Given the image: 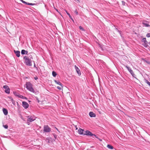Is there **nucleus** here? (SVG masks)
<instances>
[{
  "label": "nucleus",
  "instance_id": "ddd939ff",
  "mask_svg": "<svg viewBox=\"0 0 150 150\" xmlns=\"http://www.w3.org/2000/svg\"><path fill=\"white\" fill-rule=\"evenodd\" d=\"M89 115L91 117H96V114L93 112H90L89 113Z\"/></svg>",
  "mask_w": 150,
  "mask_h": 150
},
{
  "label": "nucleus",
  "instance_id": "2eb2a0df",
  "mask_svg": "<svg viewBox=\"0 0 150 150\" xmlns=\"http://www.w3.org/2000/svg\"><path fill=\"white\" fill-rule=\"evenodd\" d=\"M3 112L4 114L5 115H7V114L8 113V112L7 110L6 109L4 108H3Z\"/></svg>",
  "mask_w": 150,
  "mask_h": 150
},
{
  "label": "nucleus",
  "instance_id": "cd10ccee",
  "mask_svg": "<svg viewBox=\"0 0 150 150\" xmlns=\"http://www.w3.org/2000/svg\"><path fill=\"white\" fill-rule=\"evenodd\" d=\"M23 97H24L23 96L21 95H20V94H19V97H18L20 98H23Z\"/></svg>",
  "mask_w": 150,
  "mask_h": 150
},
{
  "label": "nucleus",
  "instance_id": "f03ea898",
  "mask_svg": "<svg viewBox=\"0 0 150 150\" xmlns=\"http://www.w3.org/2000/svg\"><path fill=\"white\" fill-rule=\"evenodd\" d=\"M25 85L26 88L29 91L33 93L35 91L33 88L32 85L30 82H26Z\"/></svg>",
  "mask_w": 150,
  "mask_h": 150
},
{
  "label": "nucleus",
  "instance_id": "0eeeda50",
  "mask_svg": "<svg viewBox=\"0 0 150 150\" xmlns=\"http://www.w3.org/2000/svg\"><path fill=\"white\" fill-rule=\"evenodd\" d=\"M3 87L5 89V92L6 93L8 94L10 93V88L8 86L5 85L3 86Z\"/></svg>",
  "mask_w": 150,
  "mask_h": 150
},
{
  "label": "nucleus",
  "instance_id": "4c0bfd02",
  "mask_svg": "<svg viewBox=\"0 0 150 150\" xmlns=\"http://www.w3.org/2000/svg\"><path fill=\"white\" fill-rule=\"evenodd\" d=\"M23 98H25V99H27V98L25 97L24 96Z\"/></svg>",
  "mask_w": 150,
  "mask_h": 150
},
{
  "label": "nucleus",
  "instance_id": "a18cd8bd",
  "mask_svg": "<svg viewBox=\"0 0 150 150\" xmlns=\"http://www.w3.org/2000/svg\"><path fill=\"white\" fill-rule=\"evenodd\" d=\"M56 129H57V130H58V129H57V128H56Z\"/></svg>",
  "mask_w": 150,
  "mask_h": 150
},
{
  "label": "nucleus",
  "instance_id": "f704fd0d",
  "mask_svg": "<svg viewBox=\"0 0 150 150\" xmlns=\"http://www.w3.org/2000/svg\"><path fill=\"white\" fill-rule=\"evenodd\" d=\"M117 32L119 33L121 35V31L120 30H117Z\"/></svg>",
  "mask_w": 150,
  "mask_h": 150
},
{
  "label": "nucleus",
  "instance_id": "393cba45",
  "mask_svg": "<svg viewBox=\"0 0 150 150\" xmlns=\"http://www.w3.org/2000/svg\"><path fill=\"white\" fill-rule=\"evenodd\" d=\"M146 83L150 86V82L149 81L147 80H146Z\"/></svg>",
  "mask_w": 150,
  "mask_h": 150
},
{
  "label": "nucleus",
  "instance_id": "6e6552de",
  "mask_svg": "<svg viewBox=\"0 0 150 150\" xmlns=\"http://www.w3.org/2000/svg\"><path fill=\"white\" fill-rule=\"evenodd\" d=\"M22 105L25 109L27 108L29 106V104L27 102L25 101H23L22 102Z\"/></svg>",
  "mask_w": 150,
  "mask_h": 150
},
{
  "label": "nucleus",
  "instance_id": "ea45409f",
  "mask_svg": "<svg viewBox=\"0 0 150 150\" xmlns=\"http://www.w3.org/2000/svg\"><path fill=\"white\" fill-rule=\"evenodd\" d=\"M34 67L36 68H37V67L35 66V64H34Z\"/></svg>",
  "mask_w": 150,
  "mask_h": 150
},
{
  "label": "nucleus",
  "instance_id": "f3484780",
  "mask_svg": "<svg viewBox=\"0 0 150 150\" xmlns=\"http://www.w3.org/2000/svg\"><path fill=\"white\" fill-rule=\"evenodd\" d=\"M54 82L57 84L59 85H60L62 86V84L59 81H57L56 80H54Z\"/></svg>",
  "mask_w": 150,
  "mask_h": 150
},
{
  "label": "nucleus",
  "instance_id": "bb28decb",
  "mask_svg": "<svg viewBox=\"0 0 150 150\" xmlns=\"http://www.w3.org/2000/svg\"><path fill=\"white\" fill-rule=\"evenodd\" d=\"M146 36L147 37H150V33H148L146 35Z\"/></svg>",
  "mask_w": 150,
  "mask_h": 150
},
{
  "label": "nucleus",
  "instance_id": "4468645a",
  "mask_svg": "<svg viewBox=\"0 0 150 150\" xmlns=\"http://www.w3.org/2000/svg\"><path fill=\"white\" fill-rule=\"evenodd\" d=\"M142 42H143L144 43L145 45H147V44L148 43V42L146 40V38H143L142 39Z\"/></svg>",
  "mask_w": 150,
  "mask_h": 150
},
{
  "label": "nucleus",
  "instance_id": "7c9ffc66",
  "mask_svg": "<svg viewBox=\"0 0 150 150\" xmlns=\"http://www.w3.org/2000/svg\"><path fill=\"white\" fill-rule=\"evenodd\" d=\"M75 13H76L77 15L78 14V12L77 11V10H75Z\"/></svg>",
  "mask_w": 150,
  "mask_h": 150
},
{
  "label": "nucleus",
  "instance_id": "f257e3e1",
  "mask_svg": "<svg viewBox=\"0 0 150 150\" xmlns=\"http://www.w3.org/2000/svg\"><path fill=\"white\" fill-rule=\"evenodd\" d=\"M23 59L24 60V63L26 65L29 66L32 65L31 60L28 57H24Z\"/></svg>",
  "mask_w": 150,
  "mask_h": 150
},
{
  "label": "nucleus",
  "instance_id": "f8f14e48",
  "mask_svg": "<svg viewBox=\"0 0 150 150\" xmlns=\"http://www.w3.org/2000/svg\"><path fill=\"white\" fill-rule=\"evenodd\" d=\"M14 52L17 57H19L20 56V52L19 51L14 50Z\"/></svg>",
  "mask_w": 150,
  "mask_h": 150
},
{
  "label": "nucleus",
  "instance_id": "b1692460",
  "mask_svg": "<svg viewBox=\"0 0 150 150\" xmlns=\"http://www.w3.org/2000/svg\"><path fill=\"white\" fill-rule=\"evenodd\" d=\"M3 126L5 129H7L8 128V126L7 125H3Z\"/></svg>",
  "mask_w": 150,
  "mask_h": 150
},
{
  "label": "nucleus",
  "instance_id": "6ab92c4d",
  "mask_svg": "<svg viewBox=\"0 0 150 150\" xmlns=\"http://www.w3.org/2000/svg\"><path fill=\"white\" fill-rule=\"evenodd\" d=\"M13 93L15 96L18 97H19V94L16 91H13Z\"/></svg>",
  "mask_w": 150,
  "mask_h": 150
},
{
  "label": "nucleus",
  "instance_id": "c756f323",
  "mask_svg": "<svg viewBox=\"0 0 150 150\" xmlns=\"http://www.w3.org/2000/svg\"><path fill=\"white\" fill-rule=\"evenodd\" d=\"M57 89H59V90H61L62 89L59 86H57Z\"/></svg>",
  "mask_w": 150,
  "mask_h": 150
},
{
  "label": "nucleus",
  "instance_id": "dca6fc26",
  "mask_svg": "<svg viewBox=\"0 0 150 150\" xmlns=\"http://www.w3.org/2000/svg\"><path fill=\"white\" fill-rule=\"evenodd\" d=\"M28 51L24 50H22L21 51V54H27Z\"/></svg>",
  "mask_w": 150,
  "mask_h": 150
},
{
  "label": "nucleus",
  "instance_id": "7ed1b4c3",
  "mask_svg": "<svg viewBox=\"0 0 150 150\" xmlns=\"http://www.w3.org/2000/svg\"><path fill=\"white\" fill-rule=\"evenodd\" d=\"M28 118L27 120V124L29 125L30 122H31L35 120V118L34 116H28L27 117Z\"/></svg>",
  "mask_w": 150,
  "mask_h": 150
},
{
  "label": "nucleus",
  "instance_id": "4be33fe9",
  "mask_svg": "<svg viewBox=\"0 0 150 150\" xmlns=\"http://www.w3.org/2000/svg\"><path fill=\"white\" fill-rule=\"evenodd\" d=\"M52 75L54 77H55L57 75V74L55 71H53L52 72Z\"/></svg>",
  "mask_w": 150,
  "mask_h": 150
},
{
  "label": "nucleus",
  "instance_id": "79ce46f5",
  "mask_svg": "<svg viewBox=\"0 0 150 150\" xmlns=\"http://www.w3.org/2000/svg\"><path fill=\"white\" fill-rule=\"evenodd\" d=\"M148 63L149 64H150V62H149Z\"/></svg>",
  "mask_w": 150,
  "mask_h": 150
},
{
  "label": "nucleus",
  "instance_id": "473e14b6",
  "mask_svg": "<svg viewBox=\"0 0 150 150\" xmlns=\"http://www.w3.org/2000/svg\"><path fill=\"white\" fill-rule=\"evenodd\" d=\"M36 99L37 100V101L38 102V103H39V102H40V101L39 100L38 98V97H36Z\"/></svg>",
  "mask_w": 150,
  "mask_h": 150
},
{
  "label": "nucleus",
  "instance_id": "a19ab883",
  "mask_svg": "<svg viewBox=\"0 0 150 150\" xmlns=\"http://www.w3.org/2000/svg\"><path fill=\"white\" fill-rule=\"evenodd\" d=\"M75 1H79V0H75Z\"/></svg>",
  "mask_w": 150,
  "mask_h": 150
},
{
  "label": "nucleus",
  "instance_id": "c9c22d12",
  "mask_svg": "<svg viewBox=\"0 0 150 150\" xmlns=\"http://www.w3.org/2000/svg\"><path fill=\"white\" fill-rule=\"evenodd\" d=\"M54 8L58 12V10L57 8H55V7H54Z\"/></svg>",
  "mask_w": 150,
  "mask_h": 150
},
{
  "label": "nucleus",
  "instance_id": "423d86ee",
  "mask_svg": "<svg viewBox=\"0 0 150 150\" xmlns=\"http://www.w3.org/2000/svg\"><path fill=\"white\" fill-rule=\"evenodd\" d=\"M125 67L127 69L133 77H135L136 75L134 74L133 70L131 69L129 67H128L127 66H125Z\"/></svg>",
  "mask_w": 150,
  "mask_h": 150
},
{
  "label": "nucleus",
  "instance_id": "72a5a7b5",
  "mask_svg": "<svg viewBox=\"0 0 150 150\" xmlns=\"http://www.w3.org/2000/svg\"><path fill=\"white\" fill-rule=\"evenodd\" d=\"M35 4H33V3H30L29 5H31V6H33Z\"/></svg>",
  "mask_w": 150,
  "mask_h": 150
},
{
  "label": "nucleus",
  "instance_id": "9b49d317",
  "mask_svg": "<svg viewBox=\"0 0 150 150\" xmlns=\"http://www.w3.org/2000/svg\"><path fill=\"white\" fill-rule=\"evenodd\" d=\"M84 129H82L81 128H79L78 130V133L80 134H84L85 131Z\"/></svg>",
  "mask_w": 150,
  "mask_h": 150
},
{
  "label": "nucleus",
  "instance_id": "c03bdc74",
  "mask_svg": "<svg viewBox=\"0 0 150 150\" xmlns=\"http://www.w3.org/2000/svg\"><path fill=\"white\" fill-rule=\"evenodd\" d=\"M78 129L77 128V127H76V129Z\"/></svg>",
  "mask_w": 150,
  "mask_h": 150
},
{
  "label": "nucleus",
  "instance_id": "9d476101",
  "mask_svg": "<svg viewBox=\"0 0 150 150\" xmlns=\"http://www.w3.org/2000/svg\"><path fill=\"white\" fill-rule=\"evenodd\" d=\"M142 23L146 27L150 26V25L149 24V22L146 21H143L142 22Z\"/></svg>",
  "mask_w": 150,
  "mask_h": 150
},
{
  "label": "nucleus",
  "instance_id": "39448f33",
  "mask_svg": "<svg viewBox=\"0 0 150 150\" xmlns=\"http://www.w3.org/2000/svg\"><path fill=\"white\" fill-rule=\"evenodd\" d=\"M43 131L46 132H50L51 131V129L47 125H45L43 127Z\"/></svg>",
  "mask_w": 150,
  "mask_h": 150
},
{
  "label": "nucleus",
  "instance_id": "2f4dec72",
  "mask_svg": "<svg viewBox=\"0 0 150 150\" xmlns=\"http://www.w3.org/2000/svg\"><path fill=\"white\" fill-rule=\"evenodd\" d=\"M34 79L35 80H37L38 79V78L37 76H35L34 77Z\"/></svg>",
  "mask_w": 150,
  "mask_h": 150
},
{
  "label": "nucleus",
  "instance_id": "c85d7f7f",
  "mask_svg": "<svg viewBox=\"0 0 150 150\" xmlns=\"http://www.w3.org/2000/svg\"><path fill=\"white\" fill-rule=\"evenodd\" d=\"M21 1H22V3H24L25 4H27V2L23 0H21Z\"/></svg>",
  "mask_w": 150,
  "mask_h": 150
},
{
  "label": "nucleus",
  "instance_id": "20e7f679",
  "mask_svg": "<svg viewBox=\"0 0 150 150\" xmlns=\"http://www.w3.org/2000/svg\"><path fill=\"white\" fill-rule=\"evenodd\" d=\"M84 133H85L84 134V135L88 136H91L93 138L96 137L98 138V137L96 136V135L92 133L91 132L88 130H87L85 131Z\"/></svg>",
  "mask_w": 150,
  "mask_h": 150
},
{
  "label": "nucleus",
  "instance_id": "a211bd4d",
  "mask_svg": "<svg viewBox=\"0 0 150 150\" xmlns=\"http://www.w3.org/2000/svg\"><path fill=\"white\" fill-rule=\"evenodd\" d=\"M46 141L47 143H50L51 142V138H47L46 139Z\"/></svg>",
  "mask_w": 150,
  "mask_h": 150
},
{
  "label": "nucleus",
  "instance_id": "aec40b11",
  "mask_svg": "<svg viewBox=\"0 0 150 150\" xmlns=\"http://www.w3.org/2000/svg\"><path fill=\"white\" fill-rule=\"evenodd\" d=\"M107 147L109 149H113V146L110 145H109V144H108L107 146Z\"/></svg>",
  "mask_w": 150,
  "mask_h": 150
},
{
  "label": "nucleus",
  "instance_id": "1a4fd4ad",
  "mask_svg": "<svg viewBox=\"0 0 150 150\" xmlns=\"http://www.w3.org/2000/svg\"><path fill=\"white\" fill-rule=\"evenodd\" d=\"M74 67L75 70L78 75L79 76L81 74V73L80 69H79L78 67L75 65L74 66Z\"/></svg>",
  "mask_w": 150,
  "mask_h": 150
},
{
  "label": "nucleus",
  "instance_id": "e433bc0d",
  "mask_svg": "<svg viewBox=\"0 0 150 150\" xmlns=\"http://www.w3.org/2000/svg\"><path fill=\"white\" fill-rule=\"evenodd\" d=\"M30 3H27V4H27V5H29Z\"/></svg>",
  "mask_w": 150,
  "mask_h": 150
},
{
  "label": "nucleus",
  "instance_id": "58836bf2",
  "mask_svg": "<svg viewBox=\"0 0 150 150\" xmlns=\"http://www.w3.org/2000/svg\"><path fill=\"white\" fill-rule=\"evenodd\" d=\"M115 29L116 30H117H117H118V29H117V28H115Z\"/></svg>",
  "mask_w": 150,
  "mask_h": 150
},
{
  "label": "nucleus",
  "instance_id": "a878e982",
  "mask_svg": "<svg viewBox=\"0 0 150 150\" xmlns=\"http://www.w3.org/2000/svg\"><path fill=\"white\" fill-rule=\"evenodd\" d=\"M122 4L123 5L125 6V1H122Z\"/></svg>",
  "mask_w": 150,
  "mask_h": 150
},
{
  "label": "nucleus",
  "instance_id": "37998d69",
  "mask_svg": "<svg viewBox=\"0 0 150 150\" xmlns=\"http://www.w3.org/2000/svg\"><path fill=\"white\" fill-rule=\"evenodd\" d=\"M13 99H11V101H13Z\"/></svg>",
  "mask_w": 150,
  "mask_h": 150
},
{
  "label": "nucleus",
  "instance_id": "5701e85b",
  "mask_svg": "<svg viewBox=\"0 0 150 150\" xmlns=\"http://www.w3.org/2000/svg\"><path fill=\"white\" fill-rule=\"evenodd\" d=\"M79 28L82 31H84L85 30L81 26L79 27Z\"/></svg>",
  "mask_w": 150,
  "mask_h": 150
},
{
  "label": "nucleus",
  "instance_id": "412c9836",
  "mask_svg": "<svg viewBox=\"0 0 150 150\" xmlns=\"http://www.w3.org/2000/svg\"><path fill=\"white\" fill-rule=\"evenodd\" d=\"M66 12H67V14L69 16V18L71 19V20L72 21L74 22V21L73 19L71 17V16L70 15V14L69 13H68V12H67V11H66Z\"/></svg>",
  "mask_w": 150,
  "mask_h": 150
}]
</instances>
